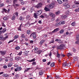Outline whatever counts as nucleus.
Returning <instances> with one entry per match:
<instances>
[{"label":"nucleus","mask_w":79,"mask_h":79,"mask_svg":"<svg viewBox=\"0 0 79 79\" xmlns=\"http://www.w3.org/2000/svg\"><path fill=\"white\" fill-rule=\"evenodd\" d=\"M70 7V5L68 4L67 6H66V7H65L66 9L68 8H69Z\"/></svg>","instance_id":"45"},{"label":"nucleus","mask_w":79,"mask_h":79,"mask_svg":"<svg viewBox=\"0 0 79 79\" xmlns=\"http://www.w3.org/2000/svg\"><path fill=\"white\" fill-rule=\"evenodd\" d=\"M26 19L27 20H31V16L30 15H28L27 16Z\"/></svg>","instance_id":"12"},{"label":"nucleus","mask_w":79,"mask_h":79,"mask_svg":"<svg viewBox=\"0 0 79 79\" xmlns=\"http://www.w3.org/2000/svg\"><path fill=\"white\" fill-rule=\"evenodd\" d=\"M31 30H28L27 31V34L28 35H29V34H31Z\"/></svg>","instance_id":"17"},{"label":"nucleus","mask_w":79,"mask_h":79,"mask_svg":"<svg viewBox=\"0 0 79 79\" xmlns=\"http://www.w3.org/2000/svg\"><path fill=\"white\" fill-rule=\"evenodd\" d=\"M21 26H22V23L20 25L19 27L18 28V29L19 31H21Z\"/></svg>","instance_id":"16"},{"label":"nucleus","mask_w":79,"mask_h":79,"mask_svg":"<svg viewBox=\"0 0 79 79\" xmlns=\"http://www.w3.org/2000/svg\"><path fill=\"white\" fill-rule=\"evenodd\" d=\"M71 65V64L70 63H67V62H65L63 63V66H70Z\"/></svg>","instance_id":"3"},{"label":"nucleus","mask_w":79,"mask_h":79,"mask_svg":"<svg viewBox=\"0 0 79 79\" xmlns=\"http://www.w3.org/2000/svg\"><path fill=\"white\" fill-rule=\"evenodd\" d=\"M72 50L73 52H74V53H75L76 52V49L74 48H72Z\"/></svg>","instance_id":"40"},{"label":"nucleus","mask_w":79,"mask_h":79,"mask_svg":"<svg viewBox=\"0 0 79 79\" xmlns=\"http://www.w3.org/2000/svg\"><path fill=\"white\" fill-rule=\"evenodd\" d=\"M54 43V41L53 40H51L49 42V44H53Z\"/></svg>","instance_id":"47"},{"label":"nucleus","mask_w":79,"mask_h":79,"mask_svg":"<svg viewBox=\"0 0 79 79\" xmlns=\"http://www.w3.org/2000/svg\"><path fill=\"white\" fill-rule=\"evenodd\" d=\"M30 69H31V68H27L25 69L24 73L25 72H27L28 71L30 70Z\"/></svg>","instance_id":"9"},{"label":"nucleus","mask_w":79,"mask_h":79,"mask_svg":"<svg viewBox=\"0 0 79 79\" xmlns=\"http://www.w3.org/2000/svg\"><path fill=\"white\" fill-rule=\"evenodd\" d=\"M75 44H79V40H77V41L75 43Z\"/></svg>","instance_id":"34"},{"label":"nucleus","mask_w":79,"mask_h":79,"mask_svg":"<svg viewBox=\"0 0 79 79\" xmlns=\"http://www.w3.org/2000/svg\"><path fill=\"white\" fill-rule=\"evenodd\" d=\"M18 65H17L16 64H15L14 65V67H18Z\"/></svg>","instance_id":"63"},{"label":"nucleus","mask_w":79,"mask_h":79,"mask_svg":"<svg viewBox=\"0 0 79 79\" xmlns=\"http://www.w3.org/2000/svg\"><path fill=\"white\" fill-rule=\"evenodd\" d=\"M47 61V60L45 59H44L43 60V62H46Z\"/></svg>","instance_id":"60"},{"label":"nucleus","mask_w":79,"mask_h":79,"mask_svg":"<svg viewBox=\"0 0 79 79\" xmlns=\"http://www.w3.org/2000/svg\"><path fill=\"white\" fill-rule=\"evenodd\" d=\"M24 3H25L23 1L21 2V5H24Z\"/></svg>","instance_id":"55"},{"label":"nucleus","mask_w":79,"mask_h":79,"mask_svg":"<svg viewBox=\"0 0 79 79\" xmlns=\"http://www.w3.org/2000/svg\"><path fill=\"white\" fill-rule=\"evenodd\" d=\"M15 60H16L17 61H19V60H20L21 59V57L19 56L15 57Z\"/></svg>","instance_id":"6"},{"label":"nucleus","mask_w":79,"mask_h":79,"mask_svg":"<svg viewBox=\"0 0 79 79\" xmlns=\"http://www.w3.org/2000/svg\"><path fill=\"white\" fill-rule=\"evenodd\" d=\"M58 30H59V28H56L55 29L52 31V32L51 34H52V33L56 32H57V31H58Z\"/></svg>","instance_id":"7"},{"label":"nucleus","mask_w":79,"mask_h":79,"mask_svg":"<svg viewBox=\"0 0 79 79\" xmlns=\"http://www.w3.org/2000/svg\"><path fill=\"white\" fill-rule=\"evenodd\" d=\"M34 50H35V52H37V50H39V49L38 48H35L34 49Z\"/></svg>","instance_id":"46"},{"label":"nucleus","mask_w":79,"mask_h":79,"mask_svg":"<svg viewBox=\"0 0 79 79\" xmlns=\"http://www.w3.org/2000/svg\"><path fill=\"white\" fill-rule=\"evenodd\" d=\"M44 10L46 11H50V9H48L47 7H45L44 8Z\"/></svg>","instance_id":"21"},{"label":"nucleus","mask_w":79,"mask_h":79,"mask_svg":"<svg viewBox=\"0 0 79 79\" xmlns=\"http://www.w3.org/2000/svg\"><path fill=\"white\" fill-rule=\"evenodd\" d=\"M34 18H38V17H37V16H39V15H37V13H34Z\"/></svg>","instance_id":"13"},{"label":"nucleus","mask_w":79,"mask_h":79,"mask_svg":"<svg viewBox=\"0 0 79 79\" xmlns=\"http://www.w3.org/2000/svg\"><path fill=\"white\" fill-rule=\"evenodd\" d=\"M67 17V15H63L62 17V18L63 19H65V18H66Z\"/></svg>","instance_id":"29"},{"label":"nucleus","mask_w":79,"mask_h":79,"mask_svg":"<svg viewBox=\"0 0 79 79\" xmlns=\"http://www.w3.org/2000/svg\"><path fill=\"white\" fill-rule=\"evenodd\" d=\"M15 15L16 16H18V12H15L14 13Z\"/></svg>","instance_id":"50"},{"label":"nucleus","mask_w":79,"mask_h":79,"mask_svg":"<svg viewBox=\"0 0 79 79\" xmlns=\"http://www.w3.org/2000/svg\"><path fill=\"white\" fill-rule=\"evenodd\" d=\"M13 65V63L10 62L7 65L8 67H11V66Z\"/></svg>","instance_id":"11"},{"label":"nucleus","mask_w":79,"mask_h":79,"mask_svg":"<svg viewBox=\"0 0 79 79\" xmlns=\"http://www.w3.org/2000/svg\"><path fill=\"white\" fill-rule=\"evenodd\" d=\"M8 38V36H7L6 37H5L4 38V40H6V39H7Z\"/></svg>","instance_id":"62"},{"label":"nucleus","mask_w":79,"mask_h":79,"mask_svg":"<svg viewBox=\"0 0 79 79\" xmlns=\"http://www.w3.org/2000/svg\"><path fill=\"white\" fill-rule=\"evenodd\" d=\"M55 78L56 79H60V77L59 75H57L55 77Z\"/></svg>","instance_id":"39"},{"label":"nucleus","mask_w":79,"mask_h":79,"mask_svg":"<svg viewBox=\"0 0 79 79\" xmlns=\"http://www.w3.org/2000/svg\"><path fill=\"white\" fill-rule=\"evenodd\" d=\"M1 54V55L2 56H3L5 55V53H6V52L5 51H1L0 52Z\"/></svg>","instance_id":"8"},{"label":"nucleus","mask_w":79,"mask_h":79,"mask_svg":"<svg viewBox=\"0 0 79 79\" xmlns=\"http://www.w3.org/2000/svg\"><path fill=\"white\" fill-rule=\"evenodd\" d=\"M76 38L77 39V40H79V34H77L76 35Z\"/></svg>","instance_id":"44"},{"label":"nucleus","mask_w":79,"mask_h":79,"mask_svg":"<svg viewBox=\"0 0 79 79\" xmlns=\"http://www.w3.org/2000/svg\"><path fill=\"white\" fill-rule=\"evenodd\" d=\"M3 68L4 69H6V68H7V66H6V65H4L3 66Z\"/></svg>","instance_id":"52"},{"label":"nucleus","mask_w":79,"mask_h":79,"mask_svg":"<svg viewBox=\"0 0 79 79\" xmlns=\"http://www.w3.org/2000/svg\"><path fill=\"white\" fill-rule=\"evenodd\" d=\"M49 55L50 57H51V56H52V52H50V53L49 54Z\"/></svg>","instance_id":"61"},{"label":"nucleus","mask_w":79,"mask_h":79,"mask_svg":"<svg viewBox=\"0 0 79 79\" xmlns=\"http://www.w3.org/2000/svg\"><path fill=\"white\" fill-rule=\"evenodd\" d=\"M6 28H5L2 30V32L3 33H4L5 32H6Z\"/></svg>","instance_id":"22"},{"label":"nucleus","mask_w":79,"mask_h":79,"mask_svg":"<svg viewBox=\"0 0 79 79\" xmlns=\"http://www.w3.org/2000/svg\"><path fill=\"white\" fill-rule=\"evenodd\" d=\"M60 13V11H57L56 12V15H58Z\"/></svg>","instance_id":"37"},{"label":"nucleus","mask_w":79,"mask_h":79,"mask_svg":"<svg viewBox=\"0 0 79 79\" xmlns=\"http://www.w3.org/2000/svg\"><path fill=\"white\" fill-rule=\"evenodd\" d=\"M51 19H52V21H53L55 20V17L52 18Z\"/></svg>","instance_id":"58"},{"label":"nucleus","mask_w":79,"mask_h":79,"mask_svg":"<svg viewBox=\"0 0 79 79\" xmlns=\"http://www.w3.org/2000/svg\"><path fill=\"white\" fill-rule=\"evenodd\" d=\"M33 39H35L36 37V34H35L33 33Z\"/></svg>","instance_id":"31"},{"label":"nucleus","mask_w":79,"mask_h":79,"mask_svg":"<svg viewBox=\"0 0 79 79\" xmlns=\"http://www.w3.org/2000/svg\"><path fill=\"white\" fill-rule=\"evenodd\" d=\"M17 69H18V71H21V70L22 68L20 67H17Z\"/></svg>","instance_id":"30"},{"label":"nucleus","mask_w":79,"mask_h":79,"mask_svg":"<svg viewBox=\"0 0 79 79\" xmlns=\"http://www.w3.org/2000/svg\"><path fill=\"white\" fill-rule=\"evenodd\" d=\"M20 48L18 46L15 47V49L16 50H19Z\"/></svg>","instance_id":"48"},{"label":"nucleus","mask_w":79,"mask_h":79,"mask_svg":"<svg viewBox=\"0 0 79 79\" xmlns=\"http://www.w3.org/2000/svg\"><path fill=\"white\" fill-rule=\"evenodd\" d=\"M58 2L60 3V4H62V1L61 0H57Z\"/></svg>","instance_id":"36"},{"label":"nucleus","mask_w":79,"mask_h":79,"mask_svg":"<svg viewBox=\"0 0 79 79\" xmlns=\"http://www.w3.org/2000/svg\"><path fill=\"white\" fill-rule=\"evenodd\" d=\"M64 32V30H61L60 31V34H62V33H63Z\"/></svg>","instance_id":"41"},{"label":"nucleus","mask_w":79,"mask_h":79,"mask_svg":"<svg viewBox=\"0 0 79 79\" xmlns=\"http://www.w3.org/2000/svg\"><path fill=\"white\" fill-rule=\"evenodd\" d=\"M15 18H16V16H15V15H14L12 17L11 19L12 20L14 21L15 20Z\"/></svg>","instance_id":"14"},{"label":"nucleus","mask_w":79,"mask_h":79,"mask_svg":"<svg viewBox=\"0 0 79 79\" xmlns=\"http://www.w3.org/2000/svg\"><path fill=\"white\" fill-rule=\"evenodd\" d=\"M60 23V25L61 24H64V21H62L59 22Z\"/></svg>","instance_id":"19"},{"label":"nucleus","mask_w":79,"mask_h":79,"mask_svg":"<svg viewBox=\"0 0 79 79\" xmlns=\"http://www.w3.org/2000/svg\"><path fill=\"white\" fill-rule=\"evenodd\" d=\"M44 42H45L44 40H42L40 41L39 44L40 45H42V44H43Z\"/></svg>","instance_id":"24"},{"label":"nucleus","mask_w":79,"mask_h":79,"mask_svg":"<svg viewBox=\"0 0 79 79\" xmlns=\"http://www.w3.org/2000/svg\"><path fill=\"white\" fill-rule=\"evenodd\" d=\"M56 42H59V43H61V40L59 39H57L55 40Z\"/></svg>","instance_id":"18"},{"label":"nucleus","mask_w":79,"mask_h":79,"mask_svg":"<svg viewBox=\"0 0 79 79\" xmlns=\"http://www.w3.org/2000/svg\"><path fill=\"white\" fill-rule=\"evenodd\" d=\"M43 15L44 18H45V17H47V14H44Z\"/></svg>","instance_id":"57"},{"label":"nucleus","mask_w":79,"mask_h":79,"mask_svg":"<svg viewBox=\"0 0 79 79\" xmlns=\"http://www.w3.org/2000/svg\"><path fill=\"white\" fill-rule=\"evenodd\" d=\"M60 56H63V57H64V56H65V55H64L63 54H60Z\"/></svg>","instance_id":"53"},{"label":"nucleus","mask_w":79,"mask_h":79,"mask_svg":"<svg viewBox=\"0 0 79 79\" xmlns=\"http://www.w3.org/2000/svg\"><path fill=\"white\" fill-rule=\"evenodd\" d=\"M39 75L42 76V75L44 74V72H43V71H40L39 72Z\"/></svg>","instance_id":"27"},{"label":"nucleus","mask_w":79,"mask_h":79,"mask_svg":"<svg viewBox=\"0 0 79 79\" xmlns=\"http://www.w3.org/2000/svg\"><path fill=\"white\" fill-rule=\"evenodd\" d=\"M60 22L58 23H56L55 24V26H60Z\"/></svg>","instance_id":"15"},{"label":"nucleus","mask_w":79,"mask_h":79,"mask_svg":"<svg viewBox=\"0 0 79 79\" xmlns=\"http://www.w3.org/2000/svg\"><path fill=\"white\" fill-rule=\"evenodd\" d=\"M55 66V63L54 62L52 63L50 65V66H51V67H53V66Z\"/></svg>","instance_id":"20"},{"label":"nucleus","mask_w":79,"mask_h":79,"mask_svg":"<svg viewBox=\"0 0 79 79\" xmlns=\"http://www.w3.org/2000/svg\"><path fill=\"white\" fill-rule=\"evenodd\" d=\"M23 19V17H22V16L20 17L19 18V19L20 20V21H21L22 19Z\"/></svg>","instance_id":"59"},{"label":"nucleus","mask_w":79,"mask_h":79,"mask_svg":"<svg viewBox=\"0 0 79 79\" xmlns=\"http://www.w3.org/2000/svg\"><path fill=\"white\" fill-rule=\"evenodd\" d=\"M56 55L57 57L59 58H60V54H59V53H58V52H57Z\"/></svg>","instance_id":"23"},{"label":"nucleus","mask_w":79,"mask_h":79,"mask_svg":"<svg viewBox=\"0 0 79 79\" xmlns=\"http://www.w3.org/2000/svg\"><path fill=\"white\" fill-rule=\"evenodd\" d=\"M21 37L22 38H25L26 37V36L24 35V34H22Z\"/></svg>","instance_id":"26"},{"label":"nucleus","mask_w":79,"mask_h":79,"mask_svg":"<svg viewBox=\"0 0 79 79\" xmlns=\"http://www.w3.org/2000/svg\"><path fill=\"white\" fill-rule=\"evenodd\" d=\"M48 7L50 9H52L53 8L55 7V3H51L50 4L48 5Z\"/></svg>","instance_id":"1"},{"label":"nucleus","mask_w":79,"mask_h":79,"mask_svg":"<svg viewBox=\"0 0 79 79\" xmlns=\"http://www.w3.org/2000/svg\"><path fill=\"white\" fill-rule=\"evenodd\" d=\"M68 2H66L65 3H64L63 4V6H64L65 7L66 6H67V5H68Z\"/></svg>","instance_id":"33"},{"label":"nucleus","mask_w":79,"mask_h":79,"mask_svg":"<svg viewBox=\"0 0 79 79\" xmlns=\"http://www.w3.org/2000/svg\"><path fill=\"white\" fill-rule=\"evenodd\" d=\"M71 25L72 26H75L76 25V22H74L71 24Z\"/></svg>","instance_id":"25"},{"label":"nucleus","mask_w":79,"mask_h":79,"mask_svg":"<svg viewBox=\"0 0 79 79\" xmlns=\"http://www.w3.org/2000/svg\"><path fill=\"white\" fill-rule=\"evenodd\" d=\"M3 19L4 21H6L8 19V18L6 17H4Z\"/></svg>","instance_id":"38"},{"label":"nucleus","mask_w":79,"mask_h":79,"mask_svg":"<svg viewBox=\"0 0 79 79\" xmlns=\"http://www.w3.org/2000/svg\"><path fill=\"white\" fill-rule=\"evenodd\" d=\"M22 53H23V52H22V51H21L19 53L17 54V55L20 56V55H21V54H22Z\"/></svg>","instance_id":"35"},{"label":"nucleus","mask_w":79,"mask_h":79,"mask_svg":"<svg viewBox=\"0 0 79 79\" xmlns=\"http://www.w3.org/2000/svg\"><path fill=\"white\" fill-rule=\"evenodd\" d=\"M43 11V10H39L37 11L36 14L37 15H39H39H41V14L42 13Z\"/></svg>","instance_id":"5"},{"label":"nucleus","mask_w":79,"mask_h":79,"mask_svg":"<svg viewBox=\"0 0 79 79\" xmlns=\"http://www.w3.org/2000/svg\"><path fill=\"white\" fill-rule=\"evenodd\" d=\"M52 17L55 18V15L53 13H52Z\"/></svg>","instance_id":"56"},{"label":"nucleus","mask_w":79,"mask_h":79,"mask_svg":"<svg viewBox=\"0 0 79 79\" xmlns=\"http://www.w3.org/2000/svg\"><path fill=\"white\" fill-rule=\"evenodd\" d=\"M78 57L77 56H75L73 58V60L74 61H77V60Z\"/></svg>","instance_id":"32"},{"label":"nucleus","mask_w":79,"mask_h":79,"mask_svg":"<svg viewBox=\"0 0 79 79\" xmlns=\"http://www.w3.org/2000/svg\"><path fill=\"white\" fill-rule=\"evenodd\" d=\"M58 62L59 63H61V60H60V59H58Z\"/></svg>","instance_id":"64"},{"label":"nucleus","mask_w":79,"mask_h":79,"mask_svg":"<svg viewBox=\"0 0 79 79\" xmlns=\"http://www.w3.org/2000/svg\"><path fill=\"white\" fill-rule=\"evenodd\" d=\"M42 4L41 3H39L35 6V7L36 8H40L42 7Z\"/></svg>","instance_id":"4"},{"label":"nucleus","mask_w":79,"mask_h":79,"mask_svg":"<svg viewBox=\"0 0 79 79\" xmlns=\"http://www.w3.org/2000/svg\"><path fill=\"white\" fill-rule=\"evenodd\" d=\"M15 39H14L13 40H10L9 42L8 43V44H10V42H13L14 41Z\"/></svg>","instance_id":"42"},{"label":"nucleus","mask_w":79,"mask_h":79,"mask_svg":"<svg viewBox=\"0 0 79 79\" xmlns=\"http://www.w3.org/2000/svg\"><path fill=\"white\" fill-rule=\"evenodd\" d=\"M67 55L68 57H69V56H71L73 55V53L71 52H69L67 53Z\"/></svg>","instance_id":"10"},{"label":"nucleus","mask_w":79,"mask_h":79,"mask_svg":"<svg viewBox=\"0 0 79 79\" xmlns=\"http://www.w3.org/2000/svg\"><path fill=\"white\" fill-rule=\"evenodd\" d=\"M49 15L52 17V15H53V13L52 12H50L49 13Z\"/></svg>","instance_id":"43"},{"label":"nucleus","mask_w":79,"mask_h":79,"mask_svg":"<svg viewBox=\"0 0 79 79\" xmlns=\"http://www.w3.org/2000/svg\"><path fill=\"white\" fill-rule=\"evenodd\" d=\"M40 18H44V15L43 14L40 16Z\"/></svg>","instance_id":"49"},{"label":"nucleus","mask_w":79,"mask_h":79,"mask_svg":"<svg viewBox=\"0 0 79 79\" xmlns=\"http://www.w3.org/2000/svg\"><path fill=\"white\" fill-rule=\"evenodd\" d=\"M64 45L61 44L59 46L57 47L58 48V49H60V50H62V49H64Z\"/></svg>","instance_id":"2"},{"label":"nucleus","mask_w":79,"mask_h":79,"mask_svg":"<svg viewBox=\"0 0 79 79\" xmlns=\"http://www.w3.org/2000/svg\"><path fill=\"white\" fill-rule=\"evenodd\" d=\"M17 2V0H14L13 1V3L14 4L16 3Z\"/></svg>","instance_id":"54"},{"label":"nucleus","mask_w":79,"mask_h":79,"mask_svg":"<svg viewBox=\"0 0 79 79\" xmlns=\"http://www.w3.org/2000/svg\"><path fill=\"white\" fill-rule=\"evenodd\" d=\"M4 6V4H0V7H2V6Z\"/></svg>","instance_id":"51"},{"label":"nucleus","mask_w":79,"mask_h":79,"mask_svg":"<svg viewBox=\"0 0 79 79\" xmlns=\"http://www.w3.org/2000/svg\"><path fill=\"white\" fill-rule=\"evenodd\" d=\"M14 38L15 39H17V38H19V35H16L14 36Z\"/></svg>","instance_id":"28"}]
</instances>
